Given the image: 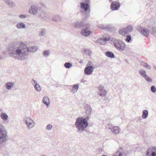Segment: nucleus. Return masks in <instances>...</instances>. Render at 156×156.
Instances as JSON below:
<instances>
[{
  "label": "nucleus",
  "mask_w": 156,
  "mask_h": 156,
  "mask_svg": "<svg viewBox=\"0 0 156 156\" xmlns=\"http://www.w3.org/2000/svg\"><path fill=\"white\" fill-rule=\"evenodd\" d=\"M26 48V45L23 43L20 44L18 46L12 44L9 47L8 52L12 57L22 61L26 59L28 55V54L25 50Z\"/></svg>",
  "instance_id": "1"
},
{
  "label": "nucleus",
  "mask_w": 156,
  "mask_h": 156,
  "mask_svg": "<svg viewBox=\"0 0 156 156\" xmlns=\"http://www.w3.org/2000/svg\"><path fill=\"white\" fill-rule=\"evenodd\" d=\"M90 3L89 0H85L84 2L80 3V7L82 9L80 12L82 13L83 19L84 20H87L90 16Z\"/></svg>",
  "instance_id": "2"
},
{
  "label": "nucleus",
  "mask_w": 156,
  "mask_h": 156,
  "mask_svg": "<svg viewBox=\"0 0 156 156\" xmlns=\"http://www.w3.org/2000/svg\"><path fill=\"white\" fill-rule=\"evenodd\" d=\"M75 125L78 129L77 132L81 133L88 126V120L82 117H78L76 119Z\"/></svg>",
  "instance_id": "3"
},
{
  "label": "nucleus",
  "mask_w": 156,
  "mask_h": 156,
  "mask_svg": "<svg viewBox=\"0 0 156 156\" xmlns=\"http://www.w3.org/2000/svg\"><path fill=\"white\" fill-rule=\"evenodd\" d=\"M75 27L80 29H83L80 32V34L83 36L87 37L91 33V31L88 30L90 27V25L84 23L83 22H78L75 24Z\"/></svg>",
  "instance_id": "4"
},
{
  "label": "nucleus",
  "mask_w": 156,
  "mask_h": 156,
  "mask_svg": "<svg viewBox=\"0 0 156 156\" xmlns=\"http://www.w3.org/2000/svg\"><path fill=\"white\" fill-rule=\"evenodd\" d=\"M8 140L7 132L3 126L0 123V143H5Z\"/></svg>",
  "instance_id": "5"
},
{
  "label": "nucleus",
  "mask_w": 156,
  "mask_h": 156,
  "mask_svg": "<svg viewBox=\"0 0 156 156\" xmlns=\"http://www.w3.org/2000/svg\"><path fill=\"white\" fill-rule=\"evenodd\" d=\"M115 48L120 51H122L126 50V45L122 41H119L114 43Z\"/></svg>",
  "instance_id": "6"
},
{
  "label": "nucleus",
  "mask_w": 156,
  "mask_h": 156,
  "mask_svg": "<svg viewBox=\"0 0 156 156\" xmlns=\"http://www.w3.org/2000/svg\"><path fill=\"white\" fill-rule=\"evenodd\" d=\"M88 64H87L86 66L85 67L84 72L85 74L88 75H90L92 74L94 68L92 65V62H88Z\"/></svg>",
  "instance_id": "7"
},
{
  "label": "nucleus",
  "mask_w": 156,
  "mask_h": 156,
  "mask_svg": "<svg viewBox=\"0 0 156 156\" xmlns=\"http://www.w3.org/2000/svg\"><path fill=\"white\" fill-rule=\"evenodd\" d=\"M39 9L38 5L37 4H35L31 5L29 9V12L34 15L36 14Z\"/></svg>",
  "instance_id": "8"
},
{
  "label": "nucleus",
  "mask_w": 156,
  "mask_h": 156,
  "mask_svg": "<svg viewBox=\"0 0 156 156\" xmlns=\"http://www.w3.org/2000/svg\"><path fill=\"white\" fill-rule=\"evenodd\" d=\"M85 109L86 110V114L87 117L85 118L88 120L90 118L92 110L91 107L87 104H85L84 105Z\"/></svg>",
  "instance_id": "9"
},
{
  "label": "nucleus",
  "mask_w": 156,
  "mask_h": 156,
  "mask_svg": "<svg viewBox=\"0 0 156 156\" xmlns=\"http://www.w3.org/2000/svg\"><path fill=\"white\" fill-rule=\"evenodd\" d=\"M138 31L142 35L145 37H148L150 32H151V30H149L148 29L143 27H140L139 28Z\"/></svg>",
  "instance_id": "10"
},
{
  "label": "nucleus",
  "mask_w": 156,
  "mask_h": 156,
  "mask_svg": "<svg viewBox=\"0 0 156 156\" xmlns=\"http://www.w3.org/2000/svg\"><path fill=\"white\" fill-rule=\"evenodd\" d=\"M24 121L29 128H31L34 126V121L30 118L29 117L26 118L24 119Z\"/></svg>",
  "instance_id": "11"
},
{
  "label": "nucleus",
  "mask_w": 156,
  "mask_h": 156,
  "mask_svg": "<svg viewBox=\"0 0 156 156\" xmlns=\"http://www.w3.org/2000/svg\"><path fill=\"white\" fill-rule=\"evenodd\" d=\"M125 150L122 147H120L117 151L113 155V156H126Z\"/></svg>",
  "instance_id": "12"
},
{
  "label": "nucleus",
  "mask_w": 156,
  "mask_h": 156,
  "mask_svg": "<svg viewBox=\"0 0 156 156\" xmlns=\"http://www.w3.org/2000/svg\"><path fill=\"white\" fill-rule=\"evenodd\" d=\"M120 7L119 2L117 1L112 2L110 6L111 9L112 11L116 10L119 9Z\"/></svg>",
  "instance_id": "13"
},
{
  "label": "nucleus",
  "mask_w": 156,
  "mask_h": 156,
  "mask_svg": "<svg viewBox=\"0 0 156 156\" xmlns=\"http://www.w3.org/2000/svg\"><path fill=\"white\" fill-rule=\"evenodd\" d=\"M109 126L108 129L111 130L115 134H117L120 132L119 129V127L114 126L112 127V125L110 123L108 124Z\"/></svg>",
  "instance_id": "14"
},
{
  "label": "nucleus",
  "mask_w": 156,
  "mask_h": 156,
  "mask_svg": "<svg viewBox=\"0 0 156 156\" xmlns=\"http://www.w3.org/2000/svg\"><path fill=\"white\" fill-rule=\"evenodd\" d=\"M150 151L149 152L147 151V156H156V147H153Z\"/></svg>",
  "instance_id": "15"
},
{
  "label": "nucleus",
  "mask_w": 156,
  "mask_h": 156,
  "mask_svg": "<svg viewBox=\"0 0 156 156\" xmlns=\"http://www.w3.org/2000/svg\"><path fill=\"white\" fill-rule=\"evenodd\" d=\"M130 32H131V31L129 30L126 28L120 29L119 31V34L123 36H125L126 35L128 34Z\"/></svg>",
  "instance_id": "16"
},
{
  "label": "nucleus",
  "mask_w": 156,
  "mask_h": 156,
  "mask_svg": "<svg viewBox=\"0 0 156 156\" xmlns=\"http://www.w3.org/2000/svg\"><path fill=\"white\" fill-rule=\"evenodd\" d=\"M14 85V83L11 82H8L5 85V87L6 89L10 90Z\"/></svg>",
  "instance_id": "17"
},
{
  "label": "nucleus",
  "mask_w": 156,
  "mask_h": 156,
  "mask_svg": "<svg viewBox=\"0 0 156 156\" xmlns=\"http://www.w3.org/2000/svg\"><path fill=\"white\" fill-rule=\"evenodd\" d=\"M37 48L35 46H33L32 47H30L27 48V51L28 52H34L37 50Z\"/></svg>",
  "instance_id": "18"
},
{
  "label": "nucleus",
  "mask_w": 156,
  "mask_h": 156,
  "mask_svg": "<svg viewBox=\"0 0 156 156\" xmlns=\"http://www.w3.org/2000/svg\"><path fill=\"white\" fill-rule=\"evenodd\" d=\"M9 7L15 6L14 3L11 0H3Z\"/></svg>",
  "instance_id": "19"
},
{
  "label": "nucleus",
  "mask_w": 156,
  "mask_h": 156,
  "mask_svg": "<svg viewBox=\"0 0 156 156\" xmlns=\"http://www.w3.org/2000/svg\"><path fill=\"white\" fill-rule=\"evenodd\" d=\"M105 55L108 57L113 58H115V56L114 54L111 51H106L105 52Z\"/></svg>",
  "instance_id": "20"
},
{
  "label": "nucleus",
  "mask_w": 156,
  "mask_h": 156,
  "mask_svg": "<svg viewBox=\"0 0 156 156\" xmlns=\"http://www.w3.org/2000/svg\"><path fill=\"white\" fill-rule=\"evenodd\" d=\"M43 102L47 106L49 105V99L47 96H44L42 99Z\"/></svg>",
  "instance_id": "21"
},
{
  "label": "nucleus",
  "mask_w": 156,
  "mask_h": 156,
  "mask_svg": "<svg viewBox=\"0 0 156 156\" xmlns=\"http://www.w3.org/2000/svg\"><path fill=\"white\" fill-rule=\"evenodd\" d=\"M62 18L58 15H56L52 18V20L56 22H58L61 21Z\"/></svg>",
  "instance_id": "22"
},
{
  "label": "nucleus",
  "mask_w": 156,
  "mask_h": 156,
  "mask_svg": "<svg viewBox=\"0 0 156 156\" xmlns=\"http://www.w3.org/2000/svg\"><path fill=\"white\" fill-rule=\"evenodd\" d=\"M16 27L18 29H24L26 28V25L23 23L20 22L17 24Z\"/></svg>",
  "instance_id": "23"
},
{
  "label": "nucleus",
  "mask_w": 156,
  "mask_h": 156,
  "mask_svg": "<svg viewBox=\"0 0 156 156\" xmlns=\"http://www.w3.org/2000/svg\"><path fill=\"white\" fill-rule=\"evenodd\" d=\"M0 116L2 119L3 120L5 121L7 120L8 118V116L7 115L6 113L3 112H2Z\"/></svg>",
  "instance_id": "24"
},
{
  "label": "nucleus",
  "mask_w": 156,
  "mask_h": 156,
  "mask_svg": "<svg viewBox=\"0 0 156 156\" xmlns=\"http://www.w3.org/2000/svg\"><path fill=\"white\" fill-rule=\"evenodd\" d=\"M148 112L147 110H145L143 111L142 117L143 119H145L148 116Z\"/></svg>",
  "instance_id": "25"
},
{
  "label": "nucleus",
  "mask_w": 156,
  "mask_h": 156,
  "mask_svg": "<svg viewBox=\"0 0 156 156\" xmlns=\"http://www.w3.org/2000/svg\"><path fill=\"white\" fill-rule=\"evenodd\" d=\"M79 86L78 84L73 85L71 91H72L73 93H75L76 92L78 89Z\"/></svg>",
  "instance_id": "26"
},
{
  "label": "nucleus",
  "mask_w": 156,
  "mask_h": 156,
  "mask_svg": "<svg viewBox=\"0 0 156 156\" xmlns=\"http://www.w3.org/2000/svg\"><path fill=\"white\" fill-rule=\"evenodd\" d=\"M106 90L104 89L101 90V91H99L98 92V94L101 96H104L106 94Z\"/></svg>",
  "instance_id": "27"
},
{
  "label": "nucleus",
  "mask_w": 156,
  "mask_h": 156,
  "mask_svg": "<svg viewBox=\"0 0 156 156\" xmlns=\"http://www.w3.org/2000/svg\"><path fill=\"white\" fill-rule=\"evenodd\" d=\"M140 64L148 69H150L151 68V66L145 62L142 61L140 62Z\"/></svg>",
  "instance_id": "28"
},
{
  "label": "nucleus",
  "mask_w": 156,
  "mask_h": 156,
  "mask_svg": "<svg viewBox=\"0 0 156 156\" xmlns=\"http://www.w3.org/2000/svg\"><path fill=\"white\" fill-rule=\"evenodd\" d=\"M139 73L141 76L144 78L147 77V75L146 71L143 70H140Z\"/></svg>",
  "instance_id": "29"
},
{
  "label": "nucleus",
  "mask_w": 156,
  "mask_h": 156,
  "mask_svg": "<svg viewBox=\"0 0 156 156\" xmlns=\"http://www.w3.org/2000/svg\"><path fill=\"white\" fill-rule=\"evenodd\" d=\"M97 42L101 45H105L106 43V42L104 41V39L99 38L98 39Z\"/></svg>",
  "instance_id": "30"
},
{
  "label": "nucleus",
  "mask_w": 156,
  "mask_h": 156,
  "mask_svg": "<svg viewBox=\"0 0 156 156\" xmlns=\"http://www.w3.org/2000/svg\"><path fill=\"white\" fill-rule=\"evenodd\" d=\"M113 26L110 24H107L105 26V30L107 31H111L113 29Z\"/></svg>",
  "instance_id": "31"
},
{
  "label": "nucleus",
  "mask_w": 156,
  "mask_h": 156,
  "mask_svg": "<svg viewBox=\"0 0 156 156\" xmlns=\"http://www.w3.org/2000/svg\"><path fill=\"white\" fill-rule=\"evenodd\" d=\"M41 16L45 20L49 18L50 17V16L49 14L45 13H42L41 15Z\"/></svg>",
  "instance_id": "32"
},
{
  "label": "nucleus",
  "mask_w": 156,
  "mask_h": 156,
  "mask_svg": "<svg viewBox=\"0 0 156 156\" xmlns=\"http://www.w3.org/2000/svg\"><path fill=\"white\" fill-rule=\"evenodd\" d=\"M72 64L69 62H67L65 63L64 66L66 68L68 69L72 67Z\"/></svg>",
  "instance_id": "33"
},
{
  "label": "nucleus",
  "mask_w": 156,
  "mask_h": 156,
  "mask_svg": "<svg viewBox=\"0 0 156 156\" xmlns=\"http://www.w3.org/2000/svg\"><path fill=\"white\" fill-rule=\"evenodd\" d=\"M34 87L35 90L37 91H40L41 90V88L38 84L36 85H34Z\"/></svg>",
  "instance_id": "34"
},
{
  "label": "nucleus",
  "mask_w": 156,
  "mask_h": 156,
  "mask_svg": "<svg viewBox=\"0 0 156 156\" xmlns=\"http://www.w3.org/2000/svg\"><path fill=\"white\" fill-rule=\"evenodd\" d=\"M131 40V36L130 35H129L126 36V39H125L126 41L128 42L129 43Z\"/></svg>",
  "instance_id": "35"
},
{
  "label": "nucleus",
  "mask_w": 156,
  "mask_h": 156,
  "mask_svg": "<svg viewBox=\"0 0 156 156\" xmlns=\"http://www.w3.org/2000/svg\"><path fill=\"white\" fill-rule=\"evenodd\" d=\"M46 33V31L45 29H41V31L39 34L40 36H44Z\"/></svg>",
  "instance_id": "36"
},
{
  "label": "nucleus",
  "mask_w": 156,
  "mask_h": 156,
  "mask_svg": "<svg viewBox=\"0 0 156 156\" xmlns=\"http://www.w3.org/2000/svg\"><path fill=\"white\" fill-rule=\"evenodd\" d=\"M144 79L148 82L151 83L152 82V80L151 78L148 76H147V77L144 78Z\"/></svg>",
  "instance_id": "37"
},
{
  "label": "nucleus",
  "mask_w": 156,
  "mask_h": 156,
  "mask_svg": "<svg viewBox=\"0 0 156 156\" xmlns=\"http://www.w3.org/2000/svg\"><path fill=\"white\" fill-rule=\"evenodd\" d=\"M43 54L44 56H48L50 55V52L49 51H44Z\"/></svg>",
  "instance_id": "38"
},
{
  "label": "nucleus",
  "mask_w": 156,
  "mask_h": 156,
  "mask_svg": "<svg viewBox=\"0 0 156 156\" xmlns=\"http://www.w3.org/2000/svg\"><path fill=\"white\" fill-rule=\"evenodd\" d=\"M151 90L153 93H155L156 92V87L154 85L151 87Z\"/></svg>",
  "instance_id": "39"
},
{
  "label": "nucleus",
  "mask_w": 156,
  "mask_h": 156,
  "mask_svg": "<svg viewBox=\"0 0 156 156\" xmlns=\"http://www.w3.org/2000/svg\"><path fill=\"white\" fill-rule=\"evenodd\" d=\"M126 28L131 32L133 31V28L131 26H128Z\"/></svg>",
  "instance_id": "40"
},
{
  "label": "nucleus",
  "mask_w": 156,
  "mask_h": 156,
  "mask_svg": "<svg viewBox=\"0 0 156 156\" xmlns=\"http://www.w3.org/2000/svg\"><path fill=\"white\" fill-rule=\"evenodd\" d=\"M84 53H85L86 54H87L89 55H90V54L91 53L90 51L89 50L87 49H85L84 50Z\"/></svg>",
  "instance_id": "41"
},
{
  "label": "nucleus",
  "mask_w": 156,
  "mask_h": 156,
  "mask_svg": "<svg viewBox=\"0 0 156 156\" xmlns=\"http://www.w3.org/2000/svg\"><path fill=\"white\" fill-rule=\"evenodd\" d=\"M19 16L20 18L22 19H24L27 17L26 15L23 14L20 15Z\"/></svg>",
  "instance_id": "42"
},
{
  "label": "nucleus",
  "mask_w": 156,
  "mask_h": 156,
  "mask_svg": "<svg viewBox=\"0 0 156 156\" xmlns=\"http://www.w3.org/2000/svg\"><path fill=\"white\" fill-rule=\"evenodd\" d=\"M52 126L51 124H48L46 127V129L47 130H50L51 129Z\"/></svg>",
  "instance_id": "43"
},
{
  "label": "nucleus",
  "mask_w": 156,
  "mask_h": 156,
  "mask_svg": "<svg viewBox=\"0 0 156 156\" xmlns=\"http://www.w3.org/2000/svg\"><path fill=\"white\" fill-rule=\"evenodd\" d=\"M102 149L101 147H99L97 149V151L98 153H100L102 151Z\"/></svg>",
  "instance_id": "44"
},
{
  "label": "nucleus",
  "mask_w": 156,
  "mask_h": 156,
  "mask_svg": "<svg viewBox=\"0 0 156 156\" xmlns=\"http://www.w3.org/2000/svg\"><path fill=\"white\" fill-rule=\"evenodd\" d=\"M99 27L101 29L105 30V26L103 25H101L99 26Z\"/></svg>",
  "instance_id": "45"
},
{
  "label": "nucleus",
  "mask_w": 156,
  "mask_h": 156,
  "mask_svg": "<svg viewBox=\"0 0 156 156\" xmlns=\"http://www.w3.org/2000/svg\"><path fill=\"white\" fill-rule=\"evenodd\" d=\"M103 39L104 40V41H105L106 42V41H109L110 40V38H109V37H105V38H104Z\"/></svg>",
  "instance_id": "46"
},
{
  "label": "nucleus",
  "mask_w": 156,
  "mask_h": 156,
  "mask_svg": "<svg viewBox=\"0 0 156 156\" xmlns=\"http://www.w3.org/2000/svg\"><path fill=\"white\" fill-rule=\"evenodd\" d=\"M33 82L32 81L33 84H34V85H36L38 84L37 82L34 79H33Z\"/></svg>",
  "instance_id": "47"
},
{
  "label": "nucleus",
  "mask_w": 156,
  "mask_h": 156,
  "mask_svg": "<svg viewBox=\"0 0 156 156\" xmlns=\"http://www.w3.org/2000/svg\"><path fill=\"white\" fill-rule=\"evenodd\" d=\"M103 88H104V87H102L101 86L99 87H98V89L101 91V90L102 89H103Z\"/></svg>",
  "instance_id": "48"
},
{
  "label": "nucleus",
  "mask_w": 156,
  "mask_h": 156,
  "mask_svg": "<svg viewBox=\"0 0 156 156\" xmlns=\"http://www.w3.org/2000/svg\"><path fill=\"white\" fill-rule=\"evenodd\" d=\"M138 119L139 120H140V119H141V117H140V116H139V117H138Z\"/></svg>",
  "instance_id": "49"
},
{
  "label": "nucleus",
  "mask_w": 156,
  "mask_h": 156,
  "mask_svg": "<svg viewBox=\"0 0 156 156\" xmlns=\"http://www.w3.org/2000/svg\"><path fill=\"white\" fill-rule=\"evenodd\" d=\"M79 63H83V61H80L79 62Z\"/></svg>",
  "instance_id": "50"
},
{
  "label": "nucleus",
  "mask_w": 156,
  "mask_h": 156,
  "mask_svg": "<svg viewBox=\"0 0 156 156\" xmlns=\"http://www.w3.org/2000/svg\"><path fill=\"white\" fill-rule=\"evenodd\" d=\"M101 156H107V155H103Z\"/></svg>",
  "instance_id": "51"
},
{
  "label": "nucleus",
  "mask_w": 156,
  "mask_h": 156,
  "mask_svg": "<svg viewBox=\"0 0 156 156\" xmlns=\"http://www.w3.org/2000/svg\"><path fill=\"white\" fill-rule=\"evenodd\" d=\"M41 156H46L45 155H42Z\"/></svg>",
  "instance_id": "52"
},
{
  "label": "nucleus",
  "mask_w": 156,
  "mask_h": 156,
  "mask_svg": "<svg viewBox=\"0 0 156 156\" xmlns=\"http://www.w3.org/2000/svg\"><path fill=\"white\" fill-rule=\"evenodd\" d=\"M112 0H109V2H112Z\"/></svg>",
  "instance_id": "53"
}]
</instances>
